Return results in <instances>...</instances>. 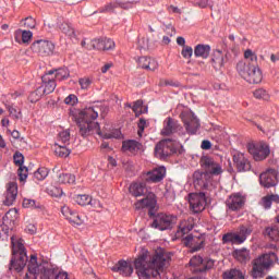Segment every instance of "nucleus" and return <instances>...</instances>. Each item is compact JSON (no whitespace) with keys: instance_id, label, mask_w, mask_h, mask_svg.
<instances>
[{"instance_id":"1","label":"nucleus","mask_w":279,"mask_h":279,"mask_svg":"<svg viewBox=\"0 0 279 279\" xmlns=\"http://www.w3.org/2000/svg\"><path fill=\"white\" fill-rule=\"evenodd\" d=\"M169 263V256L162 252L150 254L147 248H142L134 262L136 274L140 279L158 278L162 269Z\"/></svg>"},{"instance_id":"2","label":"nucleus","mask_w":279,"mask_h":279,"mask_svg":"<svg viewBox=\"0 0 279 279\" xmlns=\"http://www.w3.org/2000/svg\"><path fill=\"white\" fill-rule=\"evenodd\" d=\"M101 108L98 105L86 107L82 111L74 114V119L80 128V134L89 136V134H98L102 138H121V131L113 130L111 133H101L99 123L95 120L99 117Z\"/></svg>"},{"instance_id":"3","label":"nucleus","mask_w":279,"mask_h":279,"mask_svg":"<svg viewBox=\"0 0 279 279\" xmlns=\"http://www.w3.org/2000/svg\"><path fill=\"white\" fill-rule=\"evenodd\" d=\"M27 270L26 279H38V276L40 279H69V274L64 271L56 274L53 269H45L43 264H38V256L36 254L31 255Z\"/></svg>"},{"instance_id":"4","label":"nucleus","mask_w":279,"mask_h":279,"mask_svg":"<svg viewBox=\"0 0 279 279\" xmlns=\"http://www.w3.org/2000/svg\"><path fill=\"white\" fill-rule=\"evenodd\" d=\"M11 243L13 256L10 269L21 272L22 269H25V265H27V251L25 250L24 241L17 236H12Z\"/></svg>"},{"instance_id":"5","label":"nucleus","mask_w":279,"mask_h":279,"mask_svg":"<svg viewBox=\"0 0 279 279\" xmlns=\"http://www.w3.org/2000/svg\"><path fill=\"white\" fill-rule=\"evenodd\" d=\"M276 260H278V255H276V253L274 252L265 253L259 257H257L253 262L252 278L253 279L264 278L265 270L271 269Z\"/></svg>"},{"instance_id":"6","label":"nucleus","mask_w":279,"mask_h":279,"mask_svg":"<svg viewBox=\"0 0 279 279\" xmlns=\"http://www.w3.org/2000/svg\"><path fill=\"white\" fill-rule=\"evenodd\" d=\"M239 75L248 84H260L263 82V71L258 65H251L247 62H239L236 64Z\"/></svg>"},{"instance_id":"7","label":"nucleus","mask_w":279,"mask_h":279,"mask_svg":"<svg viewBox=\"0 0 279 279\" xmlns=\"http://www.w3.org/2000/svg\"><path fill=\"white\" fill-rule=\"evenodd\" d=\"M41 80L43 85L29 95L32 104H36L43 95H51V93L56 90V80L51 77L48 72L41 77Z\"/></svg>"},{"instance_id":"8","label":"nucleus","mask_w":279,"mask_h":279,"mask_svg":"<svg viewBox=\"0 0 279 279\" xmlns=\"http://www.w3.org/2000/svg\"><path fill=\"white\" fill-rule=\"evenodd\" d=\"M252 234V227H240L238 232L226 233L222 236V243H232V245H243L244 241Z\"/></svg>"},{"instance_id":"9","label":"nucleus","mask_w":279,"mask_h":279,"mask_svg":"<svg viewBox=\"0 0 279 279\" xmlns=\"http://www.w3.org/2000/svg\"><path fill=\"white\" fill-rule=\"evenodd\" d=\"M178 222V217L173 215L159 214L155 217L151 228L156 230H160L161 232L165 230H171L173 226Z\"/></svg>"},{"instance_id":"10","label":"nucleus","mask_w":279,"mask_h":279,"mask_svg":"<svg viewBox=\"0 0 279 279\" xmlns=\"http://www.w3.org/2000/svg\"><path fill=\"white\" fill-rule=\"evenodd\" d=\"M181 119L184 123L187 134H196L199 130V119L190 109H185L181 113Z\"/></svg>"},{"instance_id":"11","label":"nucleus","mask_w":279,"mask_h":279,"mask_svg":"<svg viewBox=\"0 0 279 279\" xmlns=\"http://www.w3.org/2000/svg\"><path fill=\"white\" fill-rule=\"evenodd\" d=\"M248 153L252 154L254 160L260 161L265 160L269 154H271V149L269 145L265 142H259L257 144H248L247 146Z\"/></svg>"},{"instance_id":"12","label":"nucleus","mask_w":279,"mask_h":279,"mask_svg":"<svg viewBox=\"0 0 279 279\" xmlns=\"http://www.w3.org/2000/svg\"><path fill=\"white\" fill-rule=\"evenodd\" d=\"M189 204L190 210L197 215V213H203L206 209V194L201 193H191L189 194Z\"/></svg>"},{"instance_id":"13","label":"nucleus","mask_w":279,"mask_h":279,"mask_svg":"<svg viewBox=\"0 0 279 279\" xmlns=\"http://www.w3.org/2000/svg\"><path fill=\"white\" fill-rule=\"evenodd\" d=\"M202 166L205 169L207 178H210V175H221V173H223V167L221 163L215 161V159L210 157H204L202 159Z\"/></svg>"},{"instance_id":"14","label":"nucleus","mask_w":279,"mask_h":279,"mask_svg":"<svg viewBox=\"0 0 279 279\" xmlns=\"http://www.w3.org/2000/svg\"><path fill=\"white\" fill-rule=\"evenodd\" d=\"M56 46L53 43L45 39L36 40L32 44V50L39 56H51Z\"/></svg>"},{"instance_id":"15","label":"nucleus","mask_w":279,"mask_h":279,"mask_svg":"<svg viewBox=\"0 0 279 279\" xmlns=\"http://www.w3.org/2000/svg\"><path fill=\"white\" fill-rule=\"evenodd\" d=\"M259 184L265 189H271L278 184V172L274 169H268L259 175Z\"/></svg>"},{"instance_id":"16","label":"nucleus","mask_w":279,"mask_h":279,"mask_svg":"<svg viewBox=\"0 0 279 279\" xmlns=\"http://www.w3.org/2000/svg\"><path fill=\"white\" fill-rule=\"evenodd\" d=\"M61 214L73 226H82L84 223V220L82 219V217H80V214L71 209V207H69L68 205H63L61 207Z\"/></svg>"},{"instance_id":"17","label":"nucleus","mask_w":279,"mask_h":279,"mask_svg":"<svg viewBox=\"0 0 279 279\" xmlns=\"http://www.w3.org/2000/svg\"><path fill=\"white\" fill-rule=\"evenodd\" d=\"M228 52L215 50L211 57V66H214L215 71H221V69L228 63Z\"/></svg>"},{"instance_id":"18","label":"nucleus","mask_w":279,"mask_h":279,"mask_svg":"<svg viewBox=\"0 0 279 279\" xmlns=\"http://www.w3.org/2000/svg\"><path fill=\"white\" fill-rule=\"evenodd\" d=\"M19 195V184L15 181L9 182L7 184V192L4 194V205L12 206L16 202Z\"/></svg>"},{"instance_id":"19","label":"nucleus","mask_w":279,"mask_h":279,"mask_svg":"<svg viewBox=\"0 0 279 279\" xmlns=\"http://www.w3.org/2000/svg\"><path fill=\"white\" fill-rule=\"evenodd\" d=\"M229 210H241L245 204V197L241 193H234L226 201Z\"/></svg>"},{"instance_id":"20","label":"nucleus","mask_w":279,"mask_h":279,"mask_svg":"<svg viewBox=\"0 0 279 279\" xmlns=\"http://www.w3.org/2000/svg\"><path fill=\"white\" fill-rule=\"evenodd\" d=\"M182 130V125H180V122L177 120H173L172 118H167L163 121V129L161 130L162 136H169L171 134H174V132H180Z\"/></svg>"},{"instance_id":"21","label":"nucleus","mask_w":279,"mask_h":279,"mask_svg":"<svg viewBox=\"0 0 279 279\" xmlns=\"http://www.w3.org/2000/svg\"><path fill=\"white\" fill-rule=\"evenodd\" d=\"M111 270L120 274V276H123L124 278H128L134 274V267H132V264L125 260H119L117 265L111 268Z\"/></svg>"},{"instance_id":"22","label":"nucleus","mask_w":279,"mask_h":279,"mask_svg":"<svg viewBox=\"0 0 279 279\" xmlns=\"http://www.w3.org/2000/svg\"><path fill=\"white\" fill-rule=\"evenodd\" d=\"M166 175L167 169L165 167H158L146 173V181L153 183L162 182Z\"/></svg>"},{"instance_id":"23","label":"nucleus","mask_w":279,"mask_h":279,"mask_svg":"<svg viewBox=\"0 0 279 279\" xmlns=\"http://www.w3.org/2000/svg\"><path fill=\"white\" fill-rule=\"evenodd\" d=\"M171 151V140H162L155 146V156L156 158H167Z\"/></svg>"},{"instance_id":"24","label":"nucleus","mask_w":279,"mask_h":279,"mask_svg":"<svg viewBox=\"0 0 279 279\" xmlns=\"http://www.w3.org/2000/svg\"><path fill=\"white\" fill-rule=\"evenodd\" d=\"M137 3H141V0H132L128 2H110L102 9L104 12H112L116 8H123V10H130L133 5H136Z\"/></svg>"},{"instance_id":"25","label":"nucleus","mask_w":279,"mask_h":279,"mask_svg":"<svg viewBox=\"0 0 279 279\" xmlns=\"http://www.w3.org/2000/svg\"><path fill=\"white\" fill-rule=\"evenodd\" d=\"M233 162L238 167L239 171H250L251 169L250 161L243 153H235L233 155Z\"/></svg>"},{"instance_id":"26","label":"nucleus","mask_w":279,"mask_h":279,"mask_svg":"<svg viewBox=\"0 0 279 279\" xmlns=\"http://www.w3.org/2000/svg\"><path fill=\"white\" fill-rule=\"evenodd\" d=\"M58 29H60V32H62V34H64L65 36H68V38H70V40H77V32L75 31V28H73V26L71 25V23L69 22H59L57 24Z\"/></svg>"},{"instance_id":"27","label":"nucleus","mask_w":279,"mask_h":279,"mask_svg":"<svg viewBox=\"0 0 279 279\" xmlns=\"http://www.w3.org/2000/svg\"><path fill=\"white\" fill-rule=\"evenodd\" d=\"M156 195L151 194L146 198L140 199L135 203L136 210H143V208H149L154 210L156 208Z\"/></svg>"},{"instance_id":"28","label":"nucleus","mask_w":279,"mask_h":279,"mask_svg":"<svg viewBox=\"0 0 279 279\" xmlns=\"http://www.w3.org/2000/svg\"><path fill=\"white\" fill-rule=\"evenodd\" d=\"M48 75L53 77L56 82H62L64 80H69L71 73L69 72V69L66 68H59L57 70H50L47 72Z\"/></svg>"},{"instance_id":"29","label":"nucleus","mask_w":279,"mask_h":279,"mask_svg":"<svg viewBox=\"0 0 279 279\" xmlns=\"http://www.w3.org/2000/svg\"><path fill=\"white\" fill-rule=\"evenodd\" d=\"M208 174L195 171L193 174V182L196 186H201V189H208Z\"/></svg>"},{"instance_id":"30","label":"nucleus","mask_w":279,"mask_h":279,"mask_svg":"<svg viewBox=\"0 0 279 279\" xmlns=\"http://www.w3.org/2000/svg\"><path fill=\"white\" fill-rule=\"evenodd\" d=\"M146 189L145 182H135L130 185L129 191L133 197H143Z\"/></svg>"},{"instance_id":"31","label":"nucleus","mask_w":279,"mask_h":279,"mask_svg":"<svg viewBox=\"0 0 279 279\" xmlns=\"http://www.w3.org/2000/svg\"><path fill=\"white\" fill-rule=\"evenodd\" d=\"M34 38V33L32 31L17 29L15 32L16 43H23L24 45H29V41Z\"/></svg>"},{"instance_id":"32","label":"nucleus","mask_w":279,"mask_h":279,"mask_svg":"<svg viewBox=\"0 0 279 279\" xmlns=\"http://www.w3.org/2000/svg\"><path fill=\"white\" fill-rule=\"evenodd\" d=\"M193 230V219L183 220L179 225V230L177 231V239H182L184 234Z\"/></svg>"},{"instance_id":"33","label":"nucleus","mask_w":279,"mask_h":279,"mask_svg":"<svg viewBox=\"0 0 279 279\" xmlns=\"http://www.w3.org/2000/svg\"><path fill=\"white\" fill-rule=\"evenodd\" d=\"M194 56L195 58H202L203 60L208 59V56H210V46L198 44L194 48Z\"/></svg>"},{"instance_id":"34","label":"nucleus","mask_w":279,"mask_h":279,"mask_svg":"<svg viewBox=\"0 0 279 279\" xmlns=\"http://www.w3.org/2000/svg\"><path fill=\"white\" fill-rule=\"evenodd\" d=\"M122 149L123 151H129L130 154H136V151H141V149H143V144L134 140H130V141L123 142Z\"/></svg>"},{"instance_id":"35","label":"nucleus","mask_w":279,"mask_h":279,"mask_svg":"<svg viewBox=\"0 0 279 279\" xmlns=\"http://www.w3.org/2000/svg\"><path fill=\"white\" fill-rule=\"evenodd\" d=\"M271 204H279L278 194L264 196L260 201V206H263V208H265L266 210H269V208H271Z\"/></svg>"},{"instance_id":"36","label":"nucleus","mask_w":279,"mask_h":279,"mask_svg":"<svg viewBox=\"0 0 279 279\" xmlns=\"http://www.w3.org/2000/svg\"><path fill=\"white\" fill-rule=\"evenodd\" d=\"M190 265L192 266V271L194 274H197L199 271H204L203 265H204V259L199 255H195L190 259Z\"/></svg>"},{"instance_id":"37","label":"nucleus","mask_w":279,"mask_h":279,"mask_svg":"<svg viewBox=\"0 0 279 279\" xmlns=\"http://www.w3.org/2000/svg\"><path fill=\"white\" fill-rule=\"evenodd\" d=\"M233 256L239 263H250L251 256L247 248H240L233 252Z\"/></svg>"},{"instance_id":"38","label":"nucleus","mask_w":279,"mask_h":279,"mask_svg":"<svg viewBox=\"0 0 279 279\" xmlns=\"http://www.w3.org/2000/svg\"><path fill=\"white\" fill-rule=\"evenodd\" d=\"M82 47H85V49L92 50V49H98L99 51L104 48V39H93L89 41L83 40Z\"/></svg>"},{"instance_id":"39","label":"nucleus","mask_w":279,"mask_h":279,"mask_svg":"<svg viewBox=\"0 0 279 279\" xmlns=\"http://www.w3.org/2000/svg\"><path fill=\"white\" fill-rule=\"evenodd\" d=\"M93 197L88 194H76L73 196V201L78 204V206H90Z\"/></svg>"},{"instance_id":"40","label":"nucleus","mask_w":279,"mask_h":279,"mask_svg":"<svg viewBox=\"0 0 279 279\" xmlns=\"http://www.w3.org/2000/svg\"><path fill=\"white\" fill-rule=\"evenodd\" d=\"M54 154H56V156H59L60 158H66L71 155V150L69 148H66V145L56 143Z\"/></svg>"},{"instance_id":"41","label":"nucleus","mask_w":279,"mask_h":279,"mask_svg":"<svg viewBox=\"0 0 279 279\" xmlns=\"http://www.w3.org/2000/svg\"><path fill=\"white\" fill-rule=\"evenodd\" d=\"M184 245H186V247H191V250H193V252H197V250H202V243H199L197 246H195V243H197V238L193 236V235H186L184 239Z\"/></svg>"},{"instance_id":"42","label":"nucleus","mask_w":279,"mask_h":279,"mask_svg":"<svg viewBox=\"0 0 279 279\" xmlns=\"http://www.w3.org/2000/svg\"><path fill=\"white\" fill-rule=\"evenodd\" d=\"M240 62H246V64L256 66V62H258V57L256 56V52L252 51L251 49H247L244 52V61Z\"/></svg>"},{"instance_id":"43","label":"nucleus","mask_w":279,"mask_h":279,"mask_svg":"<svg viewBox=\"0 0 279 279\" xmlns=\"http://www.w3.org/2000/svg\"><path fill=\"white\" fill-rule=\"evenodd\" d=\"M7 110L9 111V116L13 121H19V119H23V112H21L20 108L14 106L5 105Z\"/></svg>"},{"instance_id":"44","label":"nucleus","mask_w":279,"mask_h":279,"mask_svg":"<svg viewBox=\"0 0 279 279\" xmlns=\"http://www.w3.org/2000/svg\"><path fill=\"white\" fill-rule=\"evenodd\" d=\"M223 279H245V272L239 269H231L223 274Z\"/></svg>"},{"instance_id":"45","label":"nucleus","mask_w":279,"mask_h":279,"mask_svg":"<svg viewBox=\"0 0 279 279\" xmlns=\"http://www.w3.org/2000/svg\"><path fill=\"white\" fill-rule=\"evenodd\" d=\"M57 143H59V145H69V143H71V132L69 130L61 131Z\"/></svg>"},{"instance_id":"46","label":"nucleus","mask_w":279,"mask_h":279,"mask_svg":"<svg viewBox=\"0 0 279 279\" xmlns=\"http://www.w3.org/2000/svg\"><path fill=\"white\" fill-rule=\"evenodd\" d=\"M16 219H19V210L16 208L10 209L3 217V221H10L11 223H15Z\"/></svg>"},{"instance_id":"47","label":"nucleus","mask_w":279,"mask_h":279,"mask_svg":"<svg viewBox=\"0 0 279 279\" xmlns=\"http://www.w3.org/2000/svg\"><path fill=\"white\" fill-rule=\"evenodd\" d=\"M60 184H75V175L69 173H62L59 175Z\"/></svg>"},{"instance_id":"48","label":"nucleus","mask_w":279,"mask_h":279,"mask_svg":"<svg viewBox=\"0 0 279 279\" xmlns=\"http://www.w3.org/2000/svg\"><path fill=\"white\" fill-rule=\"evenodd\" d=\"M128 108H132L133 112L135 113V117H140V114H143V100H137L134 102V105H126Z\"/></svg>"},{"instance_id":"49","label":"nucleus","mask_w":279,"mask_h":279,"mask_svg":"<svg viewBox=\"0 0 279 279\" xmlns=\"http://www.w3.org/2000/svg\"><path fill=\"white\" fill-rule=\"evenodd\" d=\"M47 175H49V170L47 168H39L34 172V179L38 180L39 182L45 180Z\"/></svg>"},{"instance_id":"50","label":"nucleus","mask_w":279,"mask_h":279,"mask_svg":"<svg viewBox=\"0 0 279 279\" xmlns=\"http://www.w3.org/2000/svg\"><path fill=\"white\" fill-rule=\"evenodd\" d=\"M17 175L20 178V182H25V180H27V177L29 175V170L25 166H20L17 170Z\"/></svg>"},{"instance_id":"51","label":"nucleus","mask_w":279,"mask_h":279,"mask_svg":"<svg viewBox=\"0 0 279 279\" xmlns=\"http://www.w3.org/2000/svg\"><path fill=\"white\" fill-rule=\"evenodd\" d=\"M114 40L110 38L102 39V51H111L112 49H114Z\"/></svg>"},{"instance_id":"52","label":"nucleus","mask_w":279,"mask_h":279,"mask_svg":"<svg viewBox=\"0 0 279 279\" xmlns=\"http://www.w3.org/2000/svg\"><path fill=\"white\" fill-rule=\"evenodd\" d=\"M47 193L51 195V197H62V189L57 187V186H49L47 189Z\"/></svg>"},{"instance_id":"53","label":"nucleus","mask_w":279,"mask_h":279,"mask_svg":"<svg viewBox=\"0 0 279 279\" xmlns=\"http://www.w3.org/2000/svg\"><path fill=\"white\" fill-rule=\"evenodd\" d=\"M254 97L256 99H264V101L269 100V94L267 93V90L260 88V89H256L254 92Z\"/></svg>"},{"instance_id":"54","label":"nucleus","mask_w":279,"mask_h":279,"mask_svg":"<svg viewBox=\"0 0 279 279\" xmlns=\"http://www.w3.org/2000/svg\"><path fill=\"white\" fill-rule=\"evenodd\" d=\"M192 3L196 8H210L213 10V4L210 0H194Z\"/></svg>"},{"instance_id":"55","label":"nucleus","mask_w":279,"mask_h":279,"mask_svg":"<svg viewBox=\"0 0 279 279\" xmlns=\"http://www.w3.org/2000/svg\"><path fill=\"white\" fill-rule=\"evenodd\" d=\"M78 83L83 90H88L93 84V81L89 77H83L78 80Z\"/></svg>"},{"instance_id":"56","label":"nucleus","mask_w":279,"mask_h":279,"mask_svg":"<svg viewBox=\"0 0 279 279\" xmlns=\"http://www.w3.org/2000/svg\"><path fill=\"white\" fill-rule=\"evenodd\" d=\"M181 56L185 58L186 60L193 58V48L191 46L183 47L181 51Z\"/></svg>"},{"instance_id":"57","label":"nucleus","mask_w":279,"mask_h":279,"mask_svg":"<svg viewBox=\"0 0 279 279\" xmlns=\"http://www.w3.org/2000/svg\"><path fill=\"white\" fill-rule=\"evenodd\" d=\"M156 69H158V61H156V59L149 57L145 71H156Z\"/></svg>"},{"instance_id":"58","label":"nucleus","mask_w":279,"mask_h":279,"mask_svg":"<svg viewBox=\"0 0 279 279\" xmlns=\"http://www.w3.org/2000/svg\"><path fill=\"white\" fill-rule=\"evenodd\" d=\"M89 206H92V208H95L97 213H101L104 210V204H101L99 199L92 198Z\"/></svg>"},{"instance_id":"59","label":"nucleus","mask_w":279,"mask_h":279,"mask_svg":"<svg viewBox=\"0 0 279 279\" xmlns=\"http://www.w3.org/2000/svg\"><path fill=\"white\" fill-rule=\"evenodd\" d=\"M13 160L17 167H23V162H25V157L21 153H15L13 156Z\"/></svg>"},{"instance_id":"60","label":"nucleus","mask_w":279,"mask_h":279,"mask_svg":"<svg viewBox=\"0 0 279 279\" xmlns=\"http://www.w3.org/2000/svg\"><path fill=\"white\" fill-rule=\"evenodd\" d=\"M137 134L138 136H143V132H145V128H147V121L143 118L140 119V122L137 123Z\"/></svg>"},{"instance_id":"61","label":"nucleus","mask_w":279,"mask_h":279,"mask_svg":"<svg viewBox=\"0 0 279 279\" xmlns=\"http://www.w3.org/2000/svg\"><path fill=\"white\" fill-rule=\"evenodd\" d=\"M64 104H66V106H75V104H77V96H75L74 94H70L64 99Z\"/></svg>"},{"instance_id":"62","label":"nucleus","mask_w":279,"mask_h":279,"mask_svg":"<svg viewBox=\"0 0 279 279\" xmlns=\"http://www.w3.org/2000/svg\"><path fill=\"white\" fill-rule=\"evenodd\" d=\"M149 62V57H141L137 59V65L140 69H147V63Z\"/></svg>"},{"instance_id":"63","label":"nucleus","mask_w":279,"mask_h":279,"mask_svg":"<svg viewBox=\"0 0 279 279\" xmlns=\"http://www.w3.org/2000/svg\"><path fill=\"white\" fill-rule=\"evenodd\" d=\"M24 26L28 29H34V27H36V20H34V17H26L24 20Z\"/></svg>"},{"instance_id":"64","label":"nucleus","mask_w":279,"mask_h":279,"mask_svg":"<svg viewBox=\"0 0 279 279\" xmlns=\"http://www.w3.org/2000/svg\"><path fill=\"white\" fill-rule=\"evenodd\" d=\"M213 267H215V260H213V259L203 260V271L205 269H213Z\"/></svg>"}]
</instances>
